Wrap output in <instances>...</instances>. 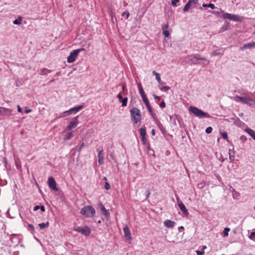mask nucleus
Listing matches in <instances>:
<instances>
[{
    "mask_svg": "<svg viewBox=\"0 0 255 255\" xmlns=\"http://www.w3.org/2000/svg\"><path fill=\"white\" fill-rule=\"evenodd\" d=\"M232 99L237 102L242 103L250 106H255V101L252 97L248 96L243 97L236 96L232 97Z\"/></svg>",
    "mask_w": 255,
    "mask_h": 255,
    "instance_id": "1",
    "label": "nucleus"
},
{
    "mask_svg": "<svg viewBox=\"0 0 255 255\" xmlns=\"http://www.w3.org/2000/svg\"><path fill=\"white\" fill-rule=\"evenodd\" d=\"M80 213L85 217L91 218L94 216L95 210L91 206H87L82 208Z\"/></svg>",
    "mask_w": 255,
    "mask_h": 255,
    "instance_id": "2",
    "label": "nucleus"
},
{
    "mask_svg": "<svg viewBox=\"0 0 255 255\" xmlns=\"http://www.w3.org/2000/svg\"><path fill=\"white\" fill-rule=\"evenodd\" d=\"M189 112L193 113L195 116L198 117L199 118H203L204 117L210 118V115L204 112L202 110L199 109L197 107H190L189 108Z\"/></svg>",
    "mask_w": 255,
    "mask_h": 255,
    "instance_id": "3",
    "label": "nucleus"
},
{
    "mask_svg": "<svg viewBox=\"0 0 255 255\" xmlns=\"http://www.w3.org/2000/svg\"><path fill=\"white\" fill-rule=\"evenodd\" d=\"M221 12L222 13V17L224 19H228L229 20H232L235 21L241 22L243 20V18L242 16L236 15L234 14L224 12L223 10H221Z\"/></svg>",
    "mask_w": 255,
    "mask_h": 255,
    "instance_id": "4",
    "label": "nucleus"
},
{
    "mask_svg": "<svg viewBox=\"0 0 255 255\" xmlns=\"http://www.w3.org/2000/svg\"><path fill=\"white\" fill-rule=\"evenodd\" d=\"M130 112L131 119L135 124H137L141 120L140 111L138 109L134 108L130 110Z\"/></svg>",
    "mask_w": 255,
    "mask_h": 255,
    "instance_id": "5",
    "label": "nucleus"
},
{
    "mask_svg": "<svg viewBox=\"0 0 255 255\" xmlns=\"http://www.w3.org/2000/svg\"><path fill=\"white\" fill-rule=\"evenodd\" d=\"M83 106L81 105L71 108L69 110L66 111L63 113L62 114H60L59 118L64 117L65 116L71 114H75L77 113H78L80 110H82L83 109Z\"/></svg>",
    "mask_w": 255,
    "mask_h": 255,
    "instance_id": "6",
    "label": "nucleus"
},
{
    "mask_svg": "<svg viewBox=\"0 0 255 255\" xmlns=\"http://www.w3.org/2000/svg\"><path fill=\"white\" fill-rule=\"evenodd\" d=\"M83 50H84V48H80L72 51L67 57V62L69 63L74 62L79 53Z\"/></svg>",
    "mask_w": 255,
    "mask_h": 255,
    "instance_id": "7",
    "label": "nucleus"
},
{
    "mask_svg": "<svg viewBox=\"0 0 255 255\" xmlns=\"http://www.w3.org/2000/svg\"><path fill=\"white\" fill-rule=\"evenodd\" d=\"M79 123L78 116L74 117L69 123L67 128L69 130L75 128Z\"/></svg>",
    "mask_w": 255,
    "mask_h": 255,
    "instance_id": "8",
    "label": "nucleus"
},
{
    "mask_svg": "<svg viewBox=\"0 0 255 255\" xmlns=\"http://www.w3.org/2000/svg\"><path fill=\"white\" fill-rule=\"evenodd\" d=\"M124 236L126 238V240L128 241L129 243H130L131 238V233L129 228L126 226L124 228Z\"/></svg>",
    "mask_w": 255,
    "mask_h": 255,
    "instance_id": "9",
    "label": "nucleus"
},
{
    "mask_svg": "<svg viewBox=\"0 0 255 255\" xmlns=\"http://www.w3.org/2000/svg\"><path fill=\"white\" fill-rule=\"evenodd\" d=\"M143 103L145 104L146 107L147 108L148 112L151 116H153V113H152V108L149 103L148 100L146 95H143L141 97Z\"/></svg>",
    "mask_w": 255,
    "mask_h": 255,
    "instance_id": "10",
    "label": "nucleus"
},
{
    "mask_svg": "<svg viewBox=\"0 0 255 255\" xmlns=\"http://www.w3.org/2000/svg\"><path fill=\"white\" fill-rule=\"evenodd\" d=\"M48 183L49 187L54 190L57 191L58 189L57 188V184L55 182V179L52 177H49L48 179Z\"/></svg>",
    "mask_w": 255,
    "mask_h": 255,
    "instance_id": "11",
    "label": "nucleus"
},
{
    "mask_svg": "<svg viewBox=\"0 0 255 255\" xmlns=\"http://www.w3.org/2000/svg\"><path fill=\"white\" fill-rule=\"evenodd\" d=\"M164 226L168 228H173L176 223L174 221H172L170 220H166L163 222Z\"/></svg>",
    "mask_w": 255,
    "mask_h": 255,
    "instance_id": "12",
    "label": "nucleus"
},
{
    "mask_svg": "<svg viewBox=\"0 0 255 255\" xmlns=\"http://www.w3.org/2000/svg\"><path fill=\"white\" fill-rule=\"evenodd\" d=\"M255 48V42H251L244 44L240 48L241 50H244L246 49H252Z\"/></svg>",
    "mask_w": 255,
    "mask_h": 255,
    "instance_id": "13",
    "label": "nucleus"
},
{
    "mask_svg": "<svg viewBox=\"0 0 255 255\" xmlns=\"http://www.w3.org/2000/svg\"><path fill=\"white\" fill-rule=\"evenodd\" d=\"M117 97L119 98L120 101L122 103V106L123 107H126L127 106V105L128 98H125L123 99L122 98L121 93H119Z\"/></svg>",
    "mask_w": 255,
    "mask_h": 255,
    "instance_id": "14",
    "label": "nucleus"
},
{
    "mask_svg": "<svg viewBox=\"0 0 255 255\" xmlns=\"http://www.w3.org/2000/svg\"><path fill=\"white\" fill-rule=\"evenodd\" d=\"M98 157V162H99V164H100V165L103 164L104 162V154L103 153L102 150L99 151Z\"/></svg>",
    "mask_w": 255,
    "mask_h": 255,
    "instance_id": "15",
    "label": "nucleus"
},
{
    "mask_svg": "<svg viewBox=\"0 0 255 255\" xmlns=\"http://www.w3.org/2000/svg\"><path fill=\"white\" fill-rule=\"evenodd\" d=\"M99 206L101 208L102 213L105 216L106 218H108L109 217V213L108 211L105 208L104 206L102 203L100 204Z\"/></svg>",
    "mask_w": 255,
    "mask_h": 255,
    "instance_id": "16",
    "label": "nucleus"
},
{
    "mask_svg": "<svg viewBox=\"0 0 255 255\" xmlns=\"http://www.w3.org/2000/svg\"><path fill=\"white\" fill-rule=\"evenodd\" d=\"M244 130L255 140V131L249 128H246Z\"/></svg>",
    "mask_w": 255,
    "mask_h": 255,
    "instance_id": "17",
    "label": "nucleus"
},
{
    "mask_svg": "<svg viewBox=\"0 0 255 255\" xmlns=\"http://www.w3.org/2000/svg\"><path fill=\"white\" fill-rule=\"evenodd\" d=\"M178 205L180 210L183 212V213L185 215H187L188 214V211L184 204L182 202L180 201L178 202Z\"/></svg>",
    "mask_w": 255,
    "mask_h": 255,
    "instance_id": "18",
    "label": "nucleus"
},
{
    "mask_svg": "<svg viewBox=\"0 0 255 255\" xmlns=\"http://www.w3.org/2000/svg\"><path fill=\"white\" fill-rule=\"evenodd\" d=\"M11 112H12V110L9 109H6L5 108H2L1 115H2V116H9L11 115Z\"/></svg>",
    "mask_w": 255,
    "mask_h": 255,
    "instance_id": "19",
    "label": "nucleus"
},
{
    "mask_svg": "<svg viewBox=\"0 0 255 255\" xmlns=\"http://www.w3.org/2000/svg\"><path fill=\"white\" fill-rule=\"evenodd\" d=\"M90 233L91 231L89 227L86 226L82 228L81 233L83 235L87 236L90 235Z\"/></svg>",
    "mask_w": 255,
    "mask_h": 255,
    "instance_id": "20",
    "label": "nucleus"
},
{
    "mask_svg": "<svg viewBox=\"0 0 255 255\" xmlns=\"http://www.w3.org/2000/svg\"><path fill=\"white\" fill-rule=\"evenodd\" d=\"M229 159L231 162H233L234 160L235 155H234V149H229Z\"/></svg>",
    "mask_w": 255,
    "mask_h": 255,
    "instance_id": "21",
    "label": "nucleus"
},
{
    "mask_svg": "<svg viewBox=\"0 0 255 255\" xmlns=\"http://www.w3.org/2000/svg\"><path fill=\"white\" fill-rule=\"evenodd\" d=\"M232 196L233 198L234 199H239V197L240 196V194L236 191L234 189L232 188Z\"/></svg>",
    "mask_w": 255,
    "mask_h": 255,
    "instance_id": "22",
    "label": "nucleus"
},
{
    "mask_svg": "<svg viewBox=\"0 0 255 255\" xmlns=\"http://www.w3.org/2000/svg\"><path fill=\"white\" fill-rule=\"evenodd\" d=\"M152 74L155 76L156 80L157 81L158 83L162 84V81L161 80V79H160V77L159 73H157L155 71H152Z\"/></svg>",
    "mask_w": 255,
    "mask_h": 255,
    "instance_id": "23",
    "label": "nucleus"
},
{
    "mask_svg": "<svg viewBox=\"0 0 255 255\" xmlns=\"http://www.w3.org/2000/svg\"><path fill=\"white\" fill-rule=\"evenodd\" d=\"M193 59H195V60H198V59H201V60H205L206 62V64H209V61H208L207 60H206L205 58H202L200 57V55L199 54H196L194 56H193Z\"/></svg>",
    "mask_w": 255,
    "mask_h": 255,
    "instance_id": "24",
    "label": "nucleus"
},
{
    "mask_svg": "<svg viewBox=\"0 0 255 255\" xmlns=\"http://www.w3.org/2000/svg\"><path fill=\"white\" fill-rule=\"evenodd\" d=\"M74 131L67 133L64 138V140H67L71 139L73 136Z\"/></svg>",
    "mask_w": 255,
    "mask_h": 255,
    "instance_id": "25",
    "label": "nucleus"
},
{
    "mask_svg": "<svg viewBox=\"0 0 255 255\" xmlns=\"http://www.w3.org/2000/svg\"><path fill=\"white\" fill-rule=\"evenodd\" d=\"M51 72V71L50 70H48L46 68H43L41 70L40 72V74L42 75H46L48 74V73H50Z\"/></svg>",
    "mask_w": 255,
    "mask_h": 255,
    "instance_id": "26",
    "label": "nucleus"
},
{
    "mask_svg": "<svg viewBox=\"0 0 255 255\" xmlns=\"http://www.w3.org/2000/svg\"><path fill=\"white\" fill-rule=\"evenodd\" d=\"M191 7H192V4L189 3V1L185 4L184 7L183 8L184 11H187Z\"/></svg>",
    "mask_w": 255,
    "mask_h": 255,
    "instance_id": "27",
    "label": "nucleus"
},
{
    "mask_svg": "<svg viewBox=\"0 0 255 255\" xmlns=\"http://www.w3.org/2000/svg\"><path fill=\"white\" fill-rule=\"evenodd\" d=\"M140 135L141 137L145 136L146 135V130L144 128H141L139 129Z\"/></svg>",
    "mask_w": 255,
    "mask_h": 255,
    "instance_id": "28",
    "label": "nucleus"
},
{
    "mask_svg": "<svg viewBox=\"0 0 255 255\" xmlns=\"http://www.w3.org/2000/svg\"><path fill=\"white\" fill-rule=\"evenodd\" d=\"M48 225H49V223L48 222H46L45 223H40L38 225V226L40 227V229H45V228L48 227Z\"/></svg>",
    "mask_w": 255,
    "mask_h": 255,
    "instance_id": "29",
    "label": "nucleus"
},
{
    "mask_svg": "<svg viewBox=\"0 0 255 255\" xmlns=\"http://www.w3.org/2000/svg\"><path fill=\"white\" fill-rule=\"evenodd\" d=\"M21 20H22V17L19 16L18 17V19H15L13 21V24H16V25H20L21 24Z\"/></svg>",
    "mask_w": 255,
    "mask_h": 255,
    "instance_id": "30",
    "label": "nucleus"
},
{
    "mask_svg": "<svg viewBox=\"0 0 255 255\" xmlns=\"http://www.w3.org/2000/svg\"><path fill=\"white\" fill-rule=\"evenodd\" d=\"M220 133L222 136V137L227 140L228 141H229V139H228V135H227V133L225 131H223V132H221L220 131Z\"/></svg>",
    "mask_w": 255,
    "mask_h": 255,
    "instance_id": "31",
    "label": "nucleus"
},
{
    "mask_svg": "<svg viewBox=\"0 0 255 255\" xmlns=\"http://www.w3.org/2000/svg\"><path fill=\"white\" fill-rule=\"evenodd\" d=\"M203 6L204 7H210L212 9H214L215 8V5L213 3H209V4H203Z\"/></svg>",
    "mask_w": 255,
    "mask_h": 255,
    "instance_id": "32",
    "label": "nucleus"
},
{
    "mask_svg": "<svg viewBox=\"0 0 255 255\" xmlns=\"http://www.w3.org/2000/svg\"><path fill=\"white\" fill-rule=\"evenodd\" d=\"M188 1L192 4V7H194L198 2V0H189Z\"/></svg>",
    "mask_w": 255,
    "mask_h": 255,
    "instance_id": "33",
    "label": "nucleus"
},
{
    "mask_svg": "<svg viewBox=\"0 0 255 255\" xmlns=\"http://www.w3.org/2000/svg\"><path fill=\"white\" fill-rule=\"evenodd\" d=\"M230 231V228H225L224 231V236H228V233Z\"/></svg>",
    "mask_w": 255,
    "mask_h": 255,
    "instance_id": "34",
    "label": "nucleus"
},
{
    "mask_svg": "<svg viewBox=\"0 0 255 255\" xmlns=\"http://www.w3.org/2000/svg\"><path fill=\"white\" fill-rule=\"evenodd\" d=\"M122 16L125 17L126 19H128L129 16V13L128 11H125L122 13Z\"/></svg>",
    "mask_w": 255,
    "mask_h": 255,
    "instance_id": "35",
    "label": "nucleus"
},
{
    "mask_svg": "<svg viewBox=\"0 0 255 255\" xmlns=\"http://www.w3.org/2000/svg\"><path fill=\"white\" fill-rule=\"evenodd\" d=\"M163 34L165 36V37H167L170 35V32L167 30H163Z\"/></svg>",
    "mask_w": 255,
    "mask_h": 255,
    "instance_id": "36",
    "label": "nucleus"
},
{
    "mask_svg": "<svg viewBox=\"0 0 255 255\" xmlns=\"http://www.w3.org/2000/svg\"><path fill=\"white\" fill-rule=\"evenodd\" d=\"M229 28V26L228 25H224L221 28V31H224L227 30Z\"/></svg>",
    "mask_w": 255,
    "mask_h": 255,
    "instance_id": "37",
    "label": "nucleus"
},
{
    "mask_svg": "<svg viewBox=\"0 0 255 255\" xmlns=\"http://www.w3.org/2000/svg\"><path fill=\"white\" fill-rule=\"evenodd\" d=\"M170 89V87L169 86H163L160 88V90L161 91H167Z\"/></svg>",
    "mask_w": 255,
    "mask_h": 255,
    "instance_id": "38",
    "label": "nucleus"
},
{
    "mask_svg": "<svg viewBox=\"0 0 255 255\" xmlns=\"http://www.w3.org/2000/svg\"><path fill=\"white\" fill-rule=\"evenodd\" d=\"M212 131V128L211 127H208L206 129V132L207 133H211Z\"/></svg>",
    "mask_w": 255,
    "mask_h": 255,
    "instance_id": "39",
    "label": "nucleus"
},
{
    "mask_svg": "<svg viewBox=\"0 0 255 255\" xmlns=\"http://www.w3.org/2000/svg\"><path fill=\"white\" fill-rule=\"evenodd\" d=\"M251 240L255 239V232H252L249 236Z\"/></svg>",
    "mask_w": 255,
    "mask_h": 255,
    "instance_id": "40",
    "label": "nucleus"
},
{
    "mask_svg": "<svg viewBox=\"0 0 255 255\" xmlns=\"http://www.w3.org/2000/svg\"><path fill=\"white\" fill-rule=\"evenodd\" d=\"M169 27V25L168 24H164L162 25V28L163 30H167Z\"/></svg>",
    "mask_w": 255,
    "mask_h": 255,
    "instance_id": "41",
    "label": "nucleus"
},
{
    "mask_svg": "<svg viewBox=\"0 0 255 255\" xmlns=\"http://www.w3.org/2000/svg\"><path fill=\"white\" fill-rule=\"evenodd\" d=\"M105 188L106 190H109L111 188V185L108 182H106L105 185Z\"/></svg>",
    "mask_w": 255,
    "mask_h": 255,
    "instance_id": "42",
    "label": "nucleus"
},
{
    "mask_svg": "<svg viewBox=\"0 0 255 255\" xmlns=\"http://www.w3.org/2000/svg\"><path fill=\"white\" fill-rule=\"evenodd\" d=\"M221 10H222L220 9V11H213L212 12V13L214 14H216V15H219L220 14H222V13L221 12Z\"/></svg>",
    "mask_w": 255,
    "mask_h": 255,
    "instance_id": "43",
    "label": "nucleus"
},
{
    "mask_svg": "<svg viewBox=\"0 0 255 255\" xmlns=\"http://www.w3.org/2000/svg\"><path fill=\"white\" fill-rule=\"evenodd\" d=\"M82 228H83V227H78L75 229V231L81 233Z\"/></svg>",
    "mask_w": 255,
    "mask_h": 255,
    "instance_id": "44",
    "label": "nucleus"
},
{
    "mask_svg": "<svg viewBox=\"0 0 255 255\" xmlns=\"http://www.w3.org/2000/svg\"><path fill=\"white\" fill-rule=\"evenodd\" d=\"M196 253H197V255H203L204 254V252L203 251H200L199 250H197L196 251Z\"/></svg>",
    "mask_w": 255,
    "mask_h": 255,
    "instance_id": "45",
    "label": "nucleus"
},
{
    "mask_svg": "<svg viewBox=\"0 0 255 255\" xmlns=\"http://www.w3.org/2000/svg\"><path fill=\"white\" fill-rule=\"evenodd\" d=\"M240 139L242 140L243 142H245L247 140V138L245 136L242 135L240 136Z\"/></svg>",
    "mask_w": 255,
    "mask_h": 255,
    "instance_id": "46",
    "label": "nucleus"
},
{
    "mask_svg": "<svg viewBox=\"0 0 255 255\" xmlns=\"http://www.w3.org/2000/svg\"><path fill=\"white\" fill-rule=\"evenodd\" d=\"M179 0H172V1H171V4L173 5V6H176V3L179 2Z\"/></svg>",
    "mask_w": 255,
    "mask_h": 255,
    "instance_id": "47",
    "label": "nucleus"
},
{
    "mask_svg": "<svg viewBox=\"0 0 255 255\" xmlns=\"http://www.w3.org/2000/svg\"><path fill=\"white\" fill-rule=\"evenodd\" d=\"M137 87H138V89L139 92H140V91L143 90V88H142V87L141 86V83H138V85H137Z\"/></svg>",
    "mask_w": 255,
    "mask_h": 255,
    "instance_id": "48",
    "label": "nucleus"
},
{
    "mask_svg": "<svg viewBox=\"0 0 255 255\" xmlns=\"http://www.w3.org/2000/svg\"><path fill=\"white\" fill-rule=\"evenodd\" d=\"M159 106L162 108H165V102L164 101H162V102H161V103L159 104Z\"/></svg>",
    "mask_w": 255,
    "mask_h": 255,
    "instance_id": "49",
    "label": "nucleus"
},
{
    "mask_svg": "<svg viewBox=\"0 0 255 255\" xmlns=\"http://www.w3.org/2000/svg\"><path fill=\"white\" fill-rule=\"evenodd\" d=\"M141 141H142V142L143 143V144H145L146 141V139L145 138V136L141 137Z\"/></svg>",
    "mask_w": 255,
    "mask_h": 255,
    "instance_id": "50",
    "label": "nucleus"
},
{
    "mask_svg": "<svg viewBox=\"0 0 255 255\" xmlns=\"http://www.w3.org/2000/svg\"><path fill=\"white\" fill-rule=\"evenodd\" d=\"M153 97H154V99H155V100H156L157 101H160V98L159 96H156V95H153Z\"/></svg>",
    "mask_w": 255,
    "mask_h": 255,
    "instance_id": "51",
    "label": "nucleus"
},
{
    "mask_svg": "<svg viewBox=\"0 0 255 255\" xmlns=\"http://www.w3.org/2000/svg\"><path fill=\"white\" fill-rule=\"evenodd\" d=\"M139 92V94H140V95L141 97L143 96V95H145V93H144V91H143V90H142V91H140V92Z\"/></svg>",
    "mask_w": 255,
    "mask_h": 255,
    "instance_id": "52",
    "label": "nucleus"
},
{
    "mask_svg": "<svg viewBox=\"0 0 255 255\" xmlns=\"http://www.w3.org/2000/svg\"><path fill=\"white\" fill-rule=\"evenodd\" d=\"M17 111L19 113H21L22 112V109L21 108V107H20V106L18 105L17 106Z\"/></svg>",
    "mask_w": 255,
    "mask_h": 255,
    "instance_id": "53",
    "label": "nucleus"
},
{
    "mask_svg": "<svg viewBox=\"0 0 255 255\" xmlns=\"http://www.w3.org/2000/svg\"><path fill=\"white\" fill-rule=\"evenodd\" d=\"M28 227H29V229H31L32 230H33V231L34 230V226L32 225L29 224L28 225Z\"/></svg>",
    "mask_w": 255,
    "mask_h": 255,
    "instance_id": "54",
    "label": "nucleus"
},
{
    "mask_svg": "<svg viewBox=\"0 0 255 255\" xmlns=\"http://www.w3.org/2000/svg\"><path fill=\"white\" fill-rule=\"evenodd\" d=\"M40 208V206H39L38 205H37V206L34 207V211H37V210H38Z\"/></svg>",
    "mask_w": 255,
    "mask_h": 255,
    "instance_id": "55",
    "label": "nucleus"
},
{
    "mask_svg": "<svg viewBox=\"0 0 255 255\" xmlns=\"http://www.w3.org/2000/svg\"><path fill=\"white\" fill-rule=\"evenodd\" d=\"M220 55H221L220 53H217V52H214V53L212 54V56Z\"/></svg>",
    "mask_w": 255,
    "mask_h": 255,
    "instance_id": "56",
    "label": "nucleus"
},
{
    "mask_svg": "<svg viewBox=\"0 0 255 255\" xmlns=\"http://www.w3.org/2000/svg\"><path fill=\"white\" fill-rule=\"evenodd\" d=\"M40 209H41L42 212L45 211V207L43 206H41Z\"/></svg>",
    "mask_w": 255,
    "mask_h": 255,
    "instance_id": "57",
    "label": "nucleus"
},
{
    "mask_svg": "<svg viewBox=\"0 0 255 255\" xmlns=\"http://www.w3.org/2000/svg\"><path fill=\"white\" fill-rule=\"evenodd\" d=\"M31 112V109H27L25 111V113L28 114V113H30Z\"/></svg>",
    "mask_w": 255,
    "mask_h": 255,
    "instance_id": "58",
    "label": "nucleus"
},
{
    "mask_svg": "<svg viewBox=\"0 0 255 255\" xmlns=\"http://www.w3.org/2000/svg\"><path fill=\"white\" fill-rule=\"evenodd\" d=\"M184 228L183 226H180L178 227V230L179 231H180L181 230H184Z\"/></svg>",
    "mask_w": 255,
    "mask_h": 255,
    "instance_id": "59",
    "label": "nucleus"
},
{
    "mask_svg": "<svg viewBox=\"0 0 255 255\" xmlns=\"http://www.w3.org/2000/svg\"><path fill=\"white\" fill-rule=\"evenodd\" d=\"M125 87H126L125 84H123V86H122V89H123V91H124V90L125 89Z\"/></svg>",
    "mask_w": 255,
    "mask_h": 255,
    "instance_id": "60",
    "label": "nucleus"
},
{
    "mask_svg": "<svg viewBox=\"0 0 255 255\" xmlns=\"http://www.w3.org/2000/svg\"><path fill=\"white\" fill-rule=\"evenodd\" d=\"M151 133H152V135H154L155 134V131H154V129L152 130Z\"/></svg>",
    "mask_w": 255,
    "mask_h": 255,
    "instance_id": "61",
    "label": "nucleus"
},
{
    "mask_svg": "<svg viewBox=\"0 0 255 255\" xmlns=\"http://www.w3.org/2000/svg\"><path fill=\"white\" fill-rule=\"evenodd\" d=\"M191 60L192 61V62H193L194 64H196V62H195V60H194L193 59H191Z\"/></svg>",
    "mask_w": 255,
    "mask_h": 255,
    "instance_id": "62",
    "label": "nucleus"
},
{
    "mask_svg": "<svg viewBox=\"0 0 255 255\" xmlns=\"http://www.w3.org/2000/svg\"><path fill=\"white\" fill-rule=\"evenodd\" d=\"M206 248H207V247H206V246H203L202 247V250H205V249H206Z\"/></svg>",
    "mask_w": 255,
    "mask_h": 255,
    "instance_id": "63",
    "label": "nucleus"
},
{
    "mask_svg": "<svg viewBox=\"0 0 255 255\" xmlns=\"http://www.w3.org/2000/svg\"><path fill=\"white\" fill-rule=\"evenodd\" d=\"M2 110V107H0V115H1V114Z\"/></svg>",
    "mask_w": 255,
    "mask_h": 255,
    "instance_id": "64",
    "label": "nucleus"
}]
</instances>
